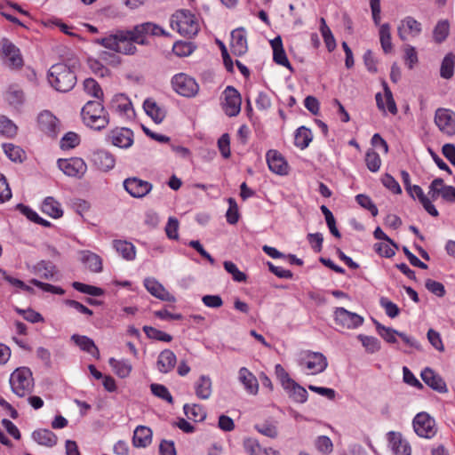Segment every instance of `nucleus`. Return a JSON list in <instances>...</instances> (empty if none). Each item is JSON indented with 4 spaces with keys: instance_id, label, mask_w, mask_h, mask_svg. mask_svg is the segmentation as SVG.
<instances>
[{
    "instance_id": "nucleus-44",
    "label": "nucleus",
    "mask_w": 455,
    "mask_h": 455,
    "mask_svg": "<svg viewBox=\"0 0 455 455\" xmlns=\"http://www.w3.org/2000/svg\"><path fill=\"white\" fill-rule=\"evenodd\" d=\"M373 322H374V324H375V327H376V330H377L379 335L383 339H385L387 343H392V344H395L397 342L396 336L398 334V331H396L393 328H390V327H386L376 320H374Z\"/></svg>"
},
{
    "instance_id": "nucleus-6",
    "label": "nucleus",
    "mask_w": 455,
    "mask_h": 455,
    "mask_svg": "<svg viewBox=\"0 0 455 455\" xmlns=\"http://www.w3.org/2000/svg\"><path fill=\"white\" fill-rule=\"evenodd\" d=\"M299 365L308 370V374L323 372L328 366L326 357L318 352H305L299 358Z\"/></svg>"
},
{
    "instance_id": "nucleus-55",
    "label": "nucleus",
    "mask_w": 455,
    "mask_h": 455,
    "mask_svg": "<svg viewBox=\"0 0 455 455\" xmlns=\"http://www.w3.org/2000/svg\"><path fill=\"white\" fill-rule=\"evenodd\" d=\"M358 339L361 340L363 346L370 353H375L380 349V343L375 337L360 334L358 335Z\"/></svg>"
},
{
    "instance_id": "nucleus-24",
    "label": "nucleus",
    "mask_w": 455,
    "mask_h": 455,
    "mask_svg": "<svg viewBox=\"0 0 455 455\" xmlns=\"http://www.w3.org/2000/svg\"><path fill=\"white\" fill-rule=\"evenodd\" d=\"M177 363V357L175 354L170 349L163 350L157 358L156 367L162 373H169L172 371Z\"/></svg>"
},
{
    "instance_id": "nucleus-17",
    "label": "nucleus",
    "mask_w": 455,
    "mask_h": 455,
    "mask_svg": "<svg viewBox=\"0 0 455 455\" xmlns=\"http://www.w3.org/2000/svg\"><path fill=\"white\" fill-rule=\"evenodd\" d=\"M144 286L147 291L154 297L163 300L174 302L175 297L172 295L155 278H146L144 280Z\"/></svg>"
},
{
    "instance_id": "nucleus-16",
    "label": "nucleus",
    "mask_w": 455,
    "mask_h": 455,
    "mask_svg": "<svg viewBox=\"0 0 455 455\" xmlns=\"http://www.w3.org/2000/svg\"><path fill=\"white\" fill-rule=\"evenodd\" d=\"M39 128L50 137H56L60 132L59 120L50 111L41 112L37 117Z\"/></svg>"
},
{
    "instance_id": "nucleus-19",
    "label": "nucleus",
    "mask_w": 455,
    "mask_h": 455,
    "mask_svg": "<svg viewBox=\"0 0 455 455\" xmlns=\"http://www.w3.org/2000/svg\"><path fill=\"white\" fill-rule=\"evenodd\" d=\"M389 446L395 455H411V449L409 443L403 438L401 433L391 431L387 434Z\"/></svg>"
},
{
    "instance_id": "nucleus-20",
    "label": "nucleus",
    "mask_w": 455,
    "mask_h": 455,
    "mask_svg": "<svg viewBox=\"0 0 455 455\" xmlns=\"http://www.w3.org/2000/svg\"><path fill=\"white\" fill-rule=\"evenodd\" d=\"M230 48L236 56H242L247 52V39L243 28H236L231 32Z\"/></svg>"
},
{
    "instance_id": "nucleus-12",
    "label": "nucleus",
    "mask_w": 455,
    "mask_h": 455,
    "mask_svg": "<svg viewBox=\"0 0 455 455\" xmlns=\"http://www.w3.org/2000/svg\"><path fill=\"white\" fill-rule=\"evenodd\" d=\"M334 321L342 328L355 329L363 324V318L344 307H337L334 311Z\"/></svg>"
},
{
    "instance_id": "nucleus-37",
    "label": "nucleus",
    "mask_w": 455,
    "mask_h": 455,
    "mask_svg": "<svg viewBox=\"0 0 455 455\" xmlns=\"http://www.w3.org/2000/svg\"><path fill=\"white\" fill-rule=\"evenodd\" d=\"M42 211L53 219L60 218L63 214L60 204L52 196L44 199L42 204Z\"/></svg>"
},
{
    "instance_id": "nucleus-47",
    "label": "nucleus",
    "mask_w": 455,
    "mask_h": 455,
    "mask_svg": "<svg viewBox=\"0 0 455 455\" xmlns=\"http://www.w3.org/2000/svg\"><path fill=\"white\" fill-rule=\"evenodd\" d=\"M243 447L250 455H268L267 450L254 438L244 439Z\"/></svg>"
},
{
    "instance_id": "nucleus-60",
    "label": "nucleus",
    "mask_w": 455,
    "mask_h": 455,
    "mask_svg": "<svg viewBox=\"0 0 455 455\" xmlns=\"http://www.w3.org/2000/svg\"><path fill=\"white\" fill-rule=\"evenodd\" d=\"M449 34V23L447 20L439 21L434 29V38L441 43L446 39Z\"/></svg>"
},
{
    "instance_id": "nucleus-32",
    "label": "nucleus",
    "mask_w": 455,
    "mask_h": 455,
    "mask_svg": "<svg viewBox=\"0 0 455 455\" xmlns=\"http://www.w3.org/2000/svg\"><path fill=\"white\" fill-rule=\"evenodd\" d=\"M32 438L40 445L53 447L56 445L57 435L48 429H38L33 432Z\"/></svg>"
},
{
    "instance_id": "nucleus-54",
    "label": "nucleus",
    "mask_w": 455,
    "mask_h": 455,
    "mask_svg": "<svg viewBox=\"0 0 455 455\" xmlns=\"http://www.w3.org/2000/svg\"><path fill=\"white\" fill-rule=\"evenodd\" d=\"M223 266L225 270L232 275L234 281L239 283L246 281V275L243 272L240 271L236 265L232 261H224Z\"/></svg>"
},
{
    "instance_id": "nucleus-63",
    "label": "nucleus",
    "mask_w": 455,
    "mask_h": 455,
    "mask_svg": "<svg viewBox=\"0 0 455 455\" xmlns=\"http://www.w3.org/2000/svg\"><path fill=\"white\" fill-rule=\"evenodd\" d=\"M15 311L18 314L21 315L23 316V318L28 322H30L33 323L44 322V317L42 316V315L39 314L38 312H36L35 310H33L31 308L20 309L19 307H16Z\"/></svg>"
},
{
    "instance_id": "nucleus-28",
    "label": "nucleus",
    "mask_w": 455,
    "mask_h": 455,
    "mask_svg": "<svg viewBox=\"0 0 455 455\" xmlns=\"http://www.w3.org/2000/svg\"><path fill=\"white\" fill-rule=\"evenodd\" d=\"M111 108L120 115L126 116H130L133 114L132 104L130 99L123 93L116 94L113 97Z\"/></svg>"
},
{
    "instance_id": "nucleus-10",
    "label": "nucleus",
    "mask_w": 455,
    "mask_h": 455,
    "mask_svg": "<svg viewBox=\"0 0 455 455\" xmlns=\"http://www.w3.org/2000/svg\"><path fill=\"white\" fill-rule=\"evenodd\" d=\"M57 164L58 167L69 177L82 178L87 170L85 162L79 157L59 159Z\"/></svg>"
},
{
    "instance_id": "nucleus-52",
    "label": "nucleus",
    "mask_w": 455,
    "mask_h": 455,
    "mask_svg": "<svg viewBox=\"0 0 455 455\" xmlns=\"http://www.w3.org/2000/svg\"><path fill=\"white\" fill-rule=\"evenodd\" d=\"M143 331H144L145 334L147 335V337L149 339L164 341V342H170L172 339V337L170 334L165 333V332H164L160 330H157L154 327H151V326L145 325L143 327Z\"/></svg>"
},
{
    "instance_id": "nucleus-1",
    "label": "nucleus",
    "mask_w": 455,
    "mask_h": 455,
    "mask_svg": "<svg viewBox=\"0 0 455 455\" xmlns=\"http://www.w3.org/2000/svg\"><path fill=\"white\" fill-rule=\"evenodd\" d=\"M164 28L152 22L136 25L132 29H117L106 36L94 39V44L116 53L133 55L137 52L134 44H147L148 36H166Z\"/></svg>"
},
{
    "instance_id": "nucleus-29",
    "label": "nucleus",
    "mask_w": 455,
    "mask_h": 455,
    "mask_svg": "<svg viewBox=\"0 0 455 455\" xmlns=\"http://www.w3.org/2000/svg\"><path fill=\"white\" fill-rule=\"evenodd\" d=\"M152 442V430L145 426H138L132 436V444L137 448H146Z\"/></svg>"
},
{
    "instance_id": "nucleus-42",
    "label": "nucleus",
    "mask_w": 455,
    "mask_h": 455,
    "mask_svg": "<svg viewBox=\"0 0 455 455\" xmlns=\"http://www.w3.org/2000/svg\"><path fill=\"white\" fill-rule=\"evenodd\" d=\"M109 365L113 368L115 373L120 378H126L130 375L132 371V365L129 362L124 360H116L115 358H110Z\"/></svg>"
},
{
    "instance_id": "nucleus-45",
    "label": "nucleus",
    "mask_w": 455,
    "mask_h": 455,
    "mask_svg": "<svg viewBox=\"0 0 455 455\" xmlns=\"http://www.w3.org/2000/svg\"><path fill=\"white\" fill-rule=\"evenodd\" d=\"M455 57L452 53L445 55L442 61L440 75L444 79H450L454 73Z\"/></svg>"
},
{
    "instance_id": "nucleus-2",
    "label": "nucleus",
    "mask_w": 455,
    "mask_h": 455,
    "mask_svg": "<svg viewBox=\"0 0 455 455\" xmlns=\"http://www.w3.org/2000/svg\"><path fill=\"white\" fill-rule=\"evenodd\" d=\"M79 67L76 59L70 60L69 63L59 62L52 65L48 71V81L52 87L60 92H68L76 84V68Z\"/></svg>"
},
{
    "instance_id": "nucleus-53",
    "label": "nucleus",
    "mask_w": 455,
    "mask_h": 455,
    "mask_svg": "<svg viewBox=\"0 0 455 455\" xmlns=\"http://www.w3.org/2000/svg\"><path fill=\"white\" fill-rule=\"evenodd\" d=\"M365 164L371 172H378L381 165V159L379 155L373 150H368L365 155Z\"/></svg>"
},
{
    "instance_id": "nucleus-41",
    "label": "nucleus",
    "mask_w": 455,
    "mask_h": 455,
    "mask_svg": "<svg viewBox=\"0 0 455 455\" xmlns=\"http://www.w3.org/2000/svg\"><path fill=\"white\" fill-rule=\"evenodd\" d=\"M3 149L7 157L12 162L21 163L26 156L21 148L12 143L3 144Z\"/></svg>"
},
{
    "instance_id": "nucleus-18",
    "label": "nucleus",
    "mask_w": 455,
    "mask_h": 455,
    "mask_svg": "<svg viewBox=\"0 0 455 455\" xmlns=\"http://www.w3.org/2000/svg\"><path fill=\"white\" fill-rule=\"evenodd\" d=\"M268 168L274 173L279 175L287 174L288 164L282 155L274 149H270L266 155Z\"/></svg>"
},
{
    "instance_id": "nucleus-27",
    "label": "nucleus",
    "mask_w": 455,
    "mask_h": 455,
    "mask_svg": "<svg viewBox=\"0 0 455 455\" xmlns=\"http://www.w3.org/2000/svg\"><path fill=\"white\" fill-rule=\"evenodd\" d=\"M238 379L243 385L245 390L251 395H256L259 391L257 378L246 368L242 367L238 371Z\"/></svg>"
},
{
    "instance_id": "nucleus-26",
    "label": "nucleus",
    "mask_w": 455,
    "mask_h": 455,
    "mask_svg": "<svg viewBox=\"0 0 455 455\" xmlns=\"http://www.w3.org/2000/svg\"><path fill=\"white\" fill-rule=\"evenodd\" d=\"M3 52L8 60L9 66L12 68H20L22 66L23 60L20 50L6 39L3 40Z\"/></svg>"
},
{
    "instance_id": "nucleus-56",
    "label": "nucleus",
    "mask_w": 455,
    "mask_h": 455,
    "mask_svg": "<svg viewBox=\"0 0 455 455\" xmlns=\"http://www.w3.org/2000/svg\"><path fill=\"white\" fill-rule=\"evenodd\" d=\"M72 286L76 291H78L82 293L89 294L91 296L97 297V296H101L104 293V291L101 288L85 284V283H82L80 282H74L72 283Z\"/></svg>"
},
{
    "instance_id": "nucleus-8",
    "label": "nucleus",
    "mask_w": 455,
    "mask_h": 455,
    "mask_svg": "<svg viewBox=\"0 0 455 455\" xmlns=\"http://www.w3.org/2000/svg\"><path fill=\"white\" fill-rule=\"evenodd\" d=\"M412 423L415 433L420 437L430 439L436 434L435 421L426 412L418 413Z\"/></svg>"
},
{
    "instance_id": "nucleus-64",
    "label": "nucleus",
    "mask_w": 455,
    "mask_h": 455,
    "mask_svg": "<svg viewBox=\"0 0 455 455\" xmlns=\"http://www.w3.org/2000/svg\"><path fill=\"white\" fill-rule=\"evenodd\" d=\"M381 182L384 187L392 191L394 194L399 195L402 193L400 185L390 174H384L381 179Z\"/></svg>"
},
{
    "instance_id": "nucleus-5",
    "label": "nucleus",
    "mask_w": 455,
    "mask_h": 455,
    "mask_svg": "<svg viewBox=\"0 0 455 455\" xmlns=\"http://www.w3.org/2000/svg\"><path fill=\"white\" fill-rule=\"evenodd\" d=\"M12 391L20 397L25 396L33 390L34 379L32 372L28 367L16 369L10 376Z\"/></svg>"
},
{
    "instance_id": "nucleus-33",
    "label": "nucleus",
    "mask_w": 455,
    "mask_h": 455,
    "mask_svg": "<svg viewBox=\"0 0 455 455\" xmlns=\"http://www.w3.org/2000/svg\"><path fill=\"white\" fill-rule=\"evenodd\" d=\"M212 379L209 376L202 375L195 383L196 395L198 398L206 400L212 395Z\"/></svg>"
},
{
    "instance_id": "nucleus-62",
    "label": "nucleus",
    "mask_w": 455,
    "mask_h": 455,
    "mask_svg": "<svg viewBox=\"0 0 455 455\" xmlns=\"http://www.w3.org/2000/svg\"><path fill=\"white\" fill-rule=\"evenodd\" d=\"M228 210L226 213L227 221L231 224H236L239 220V212H238V206L234 198H228Z\"/></svg>"
},
{
    "instance_id": "nucleus-43",
    "label": "nucleus",
    "mask_w": 455,
    "mask_h": 455,
    "mask_svg": "<svg viewBox=\"0 0 455 455\" xmlns=\"http://www.w3.org/2000/svg\"><path fill=\"white\" fill-rule=\"evenodd\" d=\"M5 100L13 107L20 106L24 100V93L17 85H11L5 93Z\"/></svg>"
},
{
    "instance_id": "nucleus-9",
    "label": "nucleus",
    "mask_w": 455,
    "mask_h": 455,
    "mask_svg": "<svg viewBox=\"0 0 455 455\" xmlns=\"http://www.w3.org/2000/svg\"><path fill=\"white\" fill-rule=\"evenodd\" d=\"M106 141L120 148H129L133 144V132L124 127L110 130L105 138Z\"/></svg>"
},
{
    "instance_id": "nucleus-14",
    "label": "nucleus",
    "mask_w": 455,
    "mask_h": 455,
    "mask_svg": "<svg viewBox=\"0 0 455 455\" xmlns=\"http://www.w3.org/2000/svg\"><path fill=\"white\" fill-rule=\"evenodd\" d=\"M124 189L134 198L146 196L153 188V185L146 180L132 177L124 181Z\"/></svg>"
},
{
    "instance_id": "nucleus-13",
    "label": "nucleus",
    "mask_w": 455,
    "mask_h": 455,
    "mask_svg": "<svg viewBox=\"0 0 455 455\" xmlns=\"http://www.w3.org/2000/svg\"><path fill=\"white\" fill-rule=\"evenodd\" d=\"M435 123L441 132L455 135V113L446 108H438L435 115Z\"/></svg>"
},
{
    "instance_id": "nucleus-21",
    "label": "nucleus",
    "mask_w": 455,
    "mask_h": 455,
    "mask_svg": "<svg viewBox=\"0 0 455 455\" xmlns=\"http://www.w3.org/2000/svg\"><path fill=\"white\" fill-rule=\"evenodd\" d=\"M421 32V24L412 17H406L398 27V36L401 40H407L408 36H417Z\"/></svg>"
},
{
    "instance_id": "nucleus-40",
    "label": "nucleus",
    "mask_w": 455,
    "mask_h": 455,
    "mask_svg": "<svg viewBox=\"0 0 455 455\" xmlns=\"http://www.w3.org/2000/svg\"><path fill=\"white\" fill-rule=\"evenodd\" d=\"M185 415L194 421H203L206 418V411L200 404H185L183 407Z\"/></svg>"
},
{
    "instance_id": "nucleus-23",
    "label": "nucleus",
    "mask_w": 455,
    "mask_h": 455,
    "mask_svg": "<svg viewBox=\"0 0 455 455\" xmlns=\"http://www.w3.org/2000/svg\"><path fill=\"white\" fill-rule=\"evenodd\" d=\"M406 191L412 198H415V196H417L423 208L428 214L433 217H437L439 215L438 211L435 209L431 200L424 194L422 188L419 186L411 185V187Z\"/></svg>"
},
{
    "instance_id": "nucleus-11",
    "label": "nucleus",
    "mask_w": 455,
    "mask_h": 455,
    "mask_svg": "<svg viewBox=\"0 0 455 455\" xmlns=\"http://www.w3.org/2000/svg\"><path fill=\"white\" fill-rule=\"evenodd\" d=\"M223 110L228 116H235L241 111L242 99L238 91L233 86H228L223 92Z\"/></svg>"
},
{
    "instance_id": "nucleus-25",
    "label": "nucleus",
    "mask_w": 455,
    "mask_h": 455,
    "mask_svg": "<svg viewBox=\"0 0 455 455\" xmlns=\"http://www.w3.org/2000/svg\"><path fill=\"white\" fill-rule=\"evenodd\" d=\"M271 47L273 49V60L274 61L281 66H283L290 70H292L291 63L286 56L285 51L283 46L281 36H276L270 41Z\"/></svg>"
},
{
    "instance_id": "nucleus-49",
    "label": "nucleus",
    "mask_w": 455,
    "mask_h": 455,
    "mask_svg": "<svg viewBox=\"0 0 455 455\" xmlns=\"http://www.w3.org/2000/svg\"><path fill=\"white\" fill-rule=\"evenodd\" d=\"M84 89L87 94L96 98V100H100L103 96L100 84L92 78H87L84 81Z\"/></svg>"
},
{
    "instance_id": "nucleus-51",
    "label": "nucleus",
    "mask_w": 455,
    "mask_h": 455,
    "mask_svg": "<svg viewBox=\"0 0 455 455\" xmlns=\"http://www.w3.org/2000/svg\"><path fill=\"white\" fill-rule=\"evenodd\" d=\"M150 389L152 394L156 397L166 401L170 404L173 403V397L165 386L153 383L150 385Z\"/></svg>"
},
{
    "instance_id": "nucleus-34",
    "label": "nucleus",
    "mask_w": 455,
    "mask_h": 455,
    "mask_svg": "<svg viewBox=\"0 0 455 455\" xmlns=\"http://www.w3.org/2000/svg\"><path fill=\"white\" fill-rule=\"evenodd\" d=\"M143 108L147 115H148L156 124L162 123L165 117V111L150 99L144 101Z\"/></svg>"
},
{
    "instance_id": "nucleus-7",
    "label": "nucleus",
    "mask_w": 455,
    "mask_h": 455,
    "mask_svg": "<svg viewBox=\"0 0 455 455\" xmlns=\"http://www.w3.org/2000/svg\"><path fill=\"white\" fill-rule=\"evenodd\" d=\"M172 85L177 93L188 98L194 97L199 90L196 80L183 73L177 74L172 77Z\"/></svg>"
},
{
    "instance_id": "nucleus-50",
    "label": "nucleus",
    "mask_w": 455,
    "mask_h": 455,
    "mask_svg": "<svg viewBox=\"0 0 455 455\" xmlns=\"http://www.w3.org/2000/svg\"><path fill=\"white\" fill-rule=\"evenodd\" d=\"M379 39L383 51L387 53L392 50L390 26L383 24L379 28Z\"/></svg>"
},
{
    "instance_id": "nucleus-30",
    "label": "nucleus",
    "mask_w": 455,
    "mask_h": 455,
    "mask_svg": "<svg viewBox=\"0 0 455 455\" xmlns=\"http://www.w3.org/2000/svg\"><path fill=\"white\" fill-rule=\"evenodd\" d=\"M80 259L91 272L100 273L102 271V259L98 254L91 251H80Z\"/></svg>"
},
{
    "instance_id": "nucleus-61",
    "label": "nucleus",
    "mask_w": 455,
    "mask_h": 455,
    "mask_svg": "<svg viewBox=\"0 0 455 455\" xmlns=\"http://www.w3.org/2000/svg\"><path fill=\"white\" fill-rule=\"evenodd\" d=\"M80 142L79 136L73 132H67L60 140V148L62 149H69L76 147Z\"/></svg>"
},
{
    "instance_id": "nucleus-46",
    "label": "nucleus",
    "mask_w": 455,
    "mask_h": 455,
    "mask_svg": "<svg viewBox=\"0 0 455 455\" xmlns=\"http://www.w3.org/2000/svg\"><path fill=\"white\" fill-rule=\"evenodd\" d=\"M320 22V32L322 34L325 45L329 52H332L336 48V40L330 28L327 26L325 20L323 18H321Z\"/></svg>"
},
{
    "instance_id": "nucleus-15",
    "label": "nucleus",
    "mask_w": 455,
    "mask_h": 455,
    "mask_svg": "<svg viewBox=\"0 0 455 455\" xmlns=\"http://www.w3.org/2000/svg\"><path fill=\"white\" fill-rule=\"evenodd\" d=\"M91 160L101 172H108L116 165L115 156L106 149H96L92 153Z\"/></svg>"
},
{
    "instance_id": "nucleus-58",
    "label": "nucleus",
    "mask_w": 455,
    "mask_h": 455,
    "mask_svg": "<svg viewBox=\"0 0 455 455\" xmlns=\"http://www.w3.org/2000/svg\"><path fill=\"white\" fill-rule=\"evenodd\" d=\"M254 428L261 435L269 438H276L278 435V430L275 424L270 422H264L261 424H256Z\"/></svg>"
},
{
    "instance_id": "nucleus-3",
    "label": "nucleus",
    "mask_w": 455,
    "mask_h": 455,
    "mask_svg": "<svg viewBox=\"0 0 455 455\" xmlns=\"http://www.w3.org/2000/svg\"><path fill=\"white\" fill-rule=\"evenodd\" d=\"M84 124L91 129L100 131L109 124V115L101 100H89L82 108Z\"/></svg>"
},
{
    "instance_id": "nucleus-35",
    "label": "nucleus",
    "mask_w": 455,
    "mask_h": 455,
    "mask_svg": "<svg viewBox=\"0 0 455 455\" xmlns=\"http://www.w3.org/2000/svg\"><path fill=\"white\" fill-rule=\"evenodd\" d=\"M313 140V134L310 129L306 126L299 127L294 135V144L300 149H305L308 147Z\"/></svg>"
},
{
    "instance_id": "nucleus-4",
    "label": "nucleus",
    "mask_w": 455,
    "mask_h": 455,
    "mask_svg": "<svg viewBox=\"0 0 455 455\" xmlns=\"http://www.w3.org/2000/svg\"><path fill=\"white\" fill-rule=\"evenodd\" d=\"M171 26L183 36L192 37L199 31L198 18L188 10H178L172 14Z\"/></svg>"
},
{
    "instance_id": "nucleus-59",
    "label": "nucleus",
    "mask_w": 455,
    "mask_h": 455,
    "mask_svg": "<svg viewBox=\"0 0 455 455\" xmlns=\"http://www.w3.org/2000/svg\"><path fill=\"white\" fill-rule=\"evenodd\" d=\"M379 305L385 309L387 315L390 318H395L400 314V308L397 305L386 297H381L379 299Z\"/></svg>"
},
{
    "instance_id": "nucleus-36",
    "label": "nucleus",
    "mask_w": 455,
    "mask_h": 455,
    "mask_svg": "<svg viewBox=\"0 0 455 455\" xmlns=\"http://www.w3.org/2000/svg\"><path fill=\"white\" fill-rule=\"evenodd\" d=\"M33 271L42 278L52 279L56 274V267L49 260H41L33 267Z\"/></svg>"
},
{
    "instance_id": "nucleus-22",
    "label": "nucleus",
    "mask_w": 455,
    "mask_h": 455,
    "mask_svg": "<svg viewBox=\"0 0 455 455\" xmlns=\"http://www.w3.org/2000/svg\"><path fill=\"white\" fill-rule=\"evenodd\" d=\"M422 380L432 389L439 393H446L447 387L443 378L436 374L432 369L426 368L421 372Z\"/></svg>"
},
{
    "instance_id": "nucleus-39",
    "label": "nucleus",
    "mask_w": 455,
    "mask_h": 455,
    "mask_svg": "<svg viewBox=\"0 0 455 455\" xmlns=\"http://www.w3.org/2000/svg\"><path fill=\"white\" fill-rule=\"evenodd\" d=\"M295 402L303 403L307 400V390L294 380L284 388Z\"/></svg>"
},
{
    "instance_id": "nucleus-57",
    "label": "nucleus",
    "mask_w": 455,
    "mask_h": 455,
    "mask_svg": "<svg viewBox=\"0 0 455 455\" xmlns=\"http://www.w3.org/2000/svg\"><path fill=\"white\" fill-rule=\"evenodd\" d=\"M17 126L6 116H0V133L7 137H13L17 133Z\"/></svg>"
},
{
    "instance_id": "nucleus-48",
    "label": "nucleus",
    "mask_w": 455,
    "mask_h": 455,
    "mask_svg": "<svg viewBox=\"0 0 455 455\" xmlns=\"http://www.w3.org/2000/svg\"><path fill=\"white\" fill-rule=\"evenodd\" d=\"M18 209L20 211V212L25 215L29 220L42 225L44 227H49L51 223L48 220H44L41 218L35 211H33L30 207L26 206L24 204H18Z\"/></svg>"
},
{
    "instance_id": "nucleus-31",
    "label": "nucleus",
    "mask_w": 455,
    "mask_h": 455,
    "mask_svg": "<svg viewBox=\"0 0 455 455\" xmlns=\"http://www.w3.org/2000/svg\"><path fill=\"white\" fill-rule=\"evenodd\" d=\"M71 340L74 341L75 344L78 346L83 351L99 358V349L91 338L84 335L73 334L71 336Z\"/></svg>"
},
{
    "instance_id": "nucleus-38",
    "label": "nucleus",
    "mask_w": 455,
    "mask_h": 455,
    "mask_svg": "<svg viewBox=\"0 0 455 455\" xmlns=\"http://www.w3.org/2000/svg\"><path fill=\"white\" fill-rule=\"evenodd\" d=\"M114 248L124 259L132 260L135 259V246L132 243L123 240H115Z\"/></svg>"
}]
</instances>
